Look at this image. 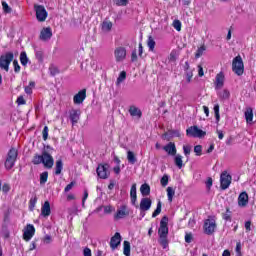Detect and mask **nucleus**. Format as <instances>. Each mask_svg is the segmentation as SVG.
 Here are the masks:
<instances>
[{
  "label": "nucleus",
  "mask_w": 256,
  "mask_h": 256,
  "mask_svg": "<svg viewBox=\"0 0 256 256\" xmlns=\"http://www.w3.org/2000/svg\"><path fill=\"white\" fill-rule=\"evenodd\" d=\"M169 218L167 216L162 217L160 221V227L158 229L159 240L158 242L163 247L167 249L169 247V240L167 239L169 235Z\"/></svg>",
  "instance_id": "obj_1"
},
{
  "label": "nucleus",
  "mask_w": 256,
  "mask_h": 256,
  "mask_svg": "<svg viewBox=\"0 0 256 256\" xmlns=\"http://www.w3.org/2000/svg\"><path fill=\"white\" fill-rule=\"evenodd\" d=\"M232 71L238 76H241L245 71V65L243 64V58H241V56L238 55L233 59Z\"/></svg>",
  "instance_id": "obj_2"
},
{
  "label": "nucleus",
  "mask_w": 256,
  "mask_h": 256,
  "mask_svg": "<svg viewBox=\"0 0 256 256\" xmlns=\"http://www.w3.org/2000/svg\"><path fill=\"white\" fill-rule=\"evenodd\" d=\"M129 215H131V208H129V206L126 204H123L117 209L116 213L114 214V219L119 221V219H125L129 217Z\"/></svg>",
  "instance_id": "obj_3"
},
{
  "label": "nucleus",
  "mask_w": 256,
  "mask_h": 256,
  "mask_svg": "<svg viewBox=\"0 0 256 256\" xmlns=\"http://www.w3.org/2000/svg\"><path fill=\"white\" fill-rule=\"evenodd\" d=\"M14 59L13 52H7L6 54L0 57V68L4 69V71H9V65Z\"/></svg>",
  "instance_id": "obj_4"
},
{
  "label": "nucleus",
  "mask_w": 256,
  "mask_h": 256,
  "mask_svg": "<svg viewBox=\"0 0 256 256\" xmlns=\"http://www.w3.org/2000/svg\"><path fill=\"white\" fill-rule=\"evenodd\" d=\"M17 161V149L12 148L8 152V156L5 161L6 169H13L15 167V162Z\"/></svg>",
  "instance_id": "obj_5"
},
{
  "label": "nucleus",
  "mask_w": 256,
  "mask_h": 256,
  "mask_svg": "<svg viewBox=\"0 0 256 256\" xmlns=\"http://www.w3.org/2000/svg\"><path fill=\"white\" fill-rule=\"evenodd\" d=\"M34 11L36 12L37 21H39L40 23H43L44 21L47 20V17L49 14L47 13L45 6L35 4Z\"/></svg>",
  "instance_id": "obj_6"
},
{
  "label": "nucleus",
  "mask_w": 256,
  "mask_h": 256,
  "mask_svg": "<svg viewBox=\"0 0 256 256\" xmlns=\"http://www.w3.org/2000/svg\"><path fill=\"white\" fill-rule=\"evenodd\" d=\"M187 137H194L201 139V137H205L207 135V132L199 129L197 126H191L186 130Z\"/></svg>",
  "instance_id": "obj_7"
},
{
  "label": "nucleus",
  "mask_w": 256,
  "mask_h": 256,
  "mask_svg": "<svg viewBox=\"0 0 256 256\" xmlns=\"http://www.w3.org/2000/svg\"><path fill=\"white\" fill-rule=\"evenodd\" d=\"M231 181H233V177L227 173V171H224L220 175V187L223 191L226 189H229L231 186Z\"/></svg>",
  "instance_id": "obj_8"
},
{
  "label": "nucleus",
  "mask_w": 256,
  "mask_h": 256,
  "mask_svg": "<svg viewBox=\"0 0 256 256\" xmlns=\"http://www.w3.org/2000/svg\"><path fill=\"white\" fill-rule=\"evenodd\" d=\"M114 59L116 63H123L127 59V49L123 46H119L114 50Z\"/></svg>",
  "instance_id": "obj_9"
},
{
  "label": "nucleus",
  "mask_w": 256,
  "mask_h": 256,
  "mask_svg": "<svg viewBox=\"0 0 256 256\" xmlns=\"http://www.w3.org/2000/svg\"><path fill=\"white\" fill-rule=\"evenodd\" d=\"M215 229H217V222L215 219H207L204 222V232L206 235H213L215 233Z\"/></svg>",
  "instance_id": "obj_10"
},
{
  "label": "nucleus",
  "mask_w": 256,
  "mask_h": 256,
  "mask_svg": "<svg viewBox=\"0 0 256 256\" xmlns=\"http://www.w3.org/2000/svg\"><path fill=\"white\" fill-rule=\"evenodd\" d=\"M96 172L100 179H107L109 177V165L99 164Z\"/></svg>",
  "instance_id": "obj_11"
},
{
  "label": "nucleus",
  "mask_w": 256,
  "mask_h": 256,
  "mask_svg": "<svg viewBox=\"0 0 256 256\" xmlns=\"http://www.w3.org/2000/svg\"><path fill=\"white\" fill-rule=\"evenodd\" d=\"M42 163L46 169H52L53 165L55 164V160L53 159V156H51L47 152L42 153Z\"/></svg>",
  "instance_id": "obj_12"
},
{
  "label": "nucleus",
  "mask_w": 256,
  "mask_h": 256,
  "mask_svg": "<svg viewBox=\"0 0 256 256\" xmlns=\"http://www.w3.org/2000/svg\"><path fill=\"white\" fill-rule=\"evenodd\" d=\"M34 235H35V226H33L32 224H28L24 228V232H23L24 241H31V239H33Z\"/></svg>",
  "instance_id": "obj_13"
},
{
  "label": "nucleus",
  "mask_w": 256,
  "mask_h": 256,
  "mask_svg": "<svg viewBox=\"0 0 256 256\" xmlns=\"http://www.w3.org/2000/svg\"><path fill=\"white\" fill-rule=\"evenodd\" d=\"M85 99H87V90L86 89L80 90L73 97V101H74L75 105H81V103H83V101H85Z\"/></svg>",
  "instance_id": "obj_14"
},
{
  "label": "nucleus",
  "mask_w": 256,
  "mask_h": 256,
  "mask_svg": "<svg viewBox=\"0 0 256 256\" xmlns=\"http://www.w3.org/2000/svg\"><path fill=\"white\" fill-rule=\"evenodd\" d=\"M216 91L222 89L223 85H225V74L220 72L216 75V80L214 82Z\"/></svg>",
  "instance_id": "obj_15"
},
{
  "label": "nucleus",
  "mask_w": 256,
  "mask_h": 256,
  "mask_svg": "<svg viewBox=\"0 0 256 256\" xmlns=\"http://www.w3.org/2000/svg\"><path fill=\"white\" fill-rule=\"evenodd\" d=\"M119 245H121V234L116 232L110 240V247L111 249H117Z\"/></svg>",
  "instance_id": "obj_16"
},
{
  "label": "nucleus",
  "mask_w": 256,
  "mask_h": 256,
  "mask_svg": "<svg viewBox=\"0 0 256 256\" xmlns=\"http://www.w3.org/2000/svg\"><path fill=\"white\" fill-rule=\"evenodd\" d=\"M163 149L166 153H168V155H171L172 157H175L177 155V147L173 142H169L163 147Z\"/></svg>",
  "instance_id": "obj_17"
},
{
  "label": "nucleus",
  "mask_w": 256,
  "mask_h": 256,
  "mask_svg": "<svg viewBox=\"0 0 256 256\" xmlns=\"http://www.w3.org/2000/svg\"><path fill=\"white\" fill-rule=\"evenodd\" d=\"M152 204L151 198H142L140 201V211H149Z\"/></svg>",
  "instance_id": "obj_18"
},
{
  "label": "nucleus",
  "mask_w": 256,
  "mask_h": 256,
  "mask_svg": "<svg viewBox=\"0 0 256 256\" xmlns=\"http://www.w3.org/2000/svg\"><path fill=\"white\" fill-rule=\"evenodd\" d=\"M51 37H53V32L51 31L50 27L44 28L40 32V39L42 41H49V39H51Z\"/></svg>",
  "instance_id": "obj_19"
},
{
  "label": "nucleus",
  "mask_w": 256,
  "mask_h": 256,
  "mask_svg": "<svg viewBox=\"0 0 256 256\" xmlns=\"http://www.w3.org/2000/svg\"><path fill=\"white\" fill-rule=\"evenodd\" d=\"M247 203H249V195H247L246 192L240 193V195L238 197L239 207H245V205H247Z\"/></svg>",
  "instance_id": "obj_20"
},
{
  "label": "nucleus",
  "mask_w": 256,
  "mask_h": 256,
  "mask_svg": "<svg viewBox=\"0 0 256 256\" xmlns=\"http://www.w3.org/2000/svg\"><path fill=\"white\" fill-rule=\"evenodd\" d=\"M80 117H81V111H79V110H71L70 111V121H71L72 125H75V123H78Z\"/></svg>",
  "instance_id": "obj_21"
},
{
  "label": "nucleus",
  "mask_w": 256,
  "mask_h": 256,
  "mask_svg": "<svg viewBox=\"0 0 256 256\" xmlns=\"http://www.w3.org/2000/svg\"><path fill=\"white\" fill-rule=\"evenodd\" d=\"M41 215L42 217H49L51 215V204H49V201L44 202L41 208Z\"/></svg>",
  "instance_id": "obj_22"
},
{
  "label": "nucleus",
  "mask_w": 256,
  "mask_h": 256,
  "mask_svg": "<svg viewBox=\"0 0 256 256\" xmlns=\"http://www.w3.org/2000/svg\"><path fill=\"white\" fill-rule=\"evenodd\" d=\"M244 117L246 119V123L251 125V123H253V108L247 107L244 112Z\"/></svg>",
  "instance_id": "obj_23"
},
{
  "label": "nucleus",
  "mask_w": 256,
  "mask_h": 256,
  "mask_svg": "<svg viewBox=\"0 0 256 256\" xmlns=\"http://www.w3.org/2000/svg\"><path fill=\"white\" fill-rule=\"evenodd\" d=\"M130 199H131L132 205H135V203H137V184H133L131 186Z\"/></svg>",
  "instance_id": "obj_24"
},
{
  "label": "nucleus",
  "mask_w": 256,
  "mask_h": 256,
  "mask_svg": "<svg viewBox=\"0 0 256 256\" xmlns=\"http://www.w3.org/2000/svg\"><path fill=\"white\" fill-rule=\"evenodd\" d=\"M129 113H130L131 117H136V119H141V115H143L141 110L135 106H131L129 108Z\"/></svg>",
  "instance_id": "obj_25"
},
{
  "label": "nucleus",
  "mask_w": 256,
  "mask_h": 256,
  "mask_svg": "<svg viewBox=\"0 0 256 256\" xmlns=\"http://www.w3.org/2000/svg\"><path fill=\"white\" fill-rule=\"evenodd\" d=\"M140 193L143 195V197H147V195H150L151 187L149 186V184H142L140 187Z\"/></svg>",
  "instance_id": "obj_26"
},
{
  "label": "nucleus",
  "mask_w": 256,
  "mask_h": 256,
  "mask_svg": "<svg viewBox=\"0 0 256 256\" xmlns=\"http://www.w3.org/2000/svg\"><path fill=\"white\" fill-rule=\"evenodd\" d=\"M123 253L125 256H131V243L127 240L123 242Z\"/></svg>",
  "instance_id": "obj_27"
},
{
  "label": "nucleus",
  "mask_w": 256,
  "mask_h": 256,
  "mask_svg": "<svg viewBox=\"0 0 256 256\" xmlns=\"http://www.w3.org/2000/svg\"><path fill=\"white\" fill-rule=\"evenodd\" d=\"M174 163H175L176 167H178V169H182L183 168V156H181L180 154H176V156L174 158Z\"/></svg>",
  "instance_id": "obj_28"
},
{
  "label": "nucleus",
  "mask_w": 256,
  "mask_h": 256,
  "mask_svg": "<svg viewBox=\"0 0 256 256\" xmlns=\"http://www.w3.org/2000/svg\"><path fill=\"white\" fill-rule=\"evenodd\" d=\"M20 63L23 67H27V63H29V58L27 57V52L20 53Z\"/></svg>",
  "instance_id": "obj_29"
},
{
  "label": "nucleus",
  "mask_w": 256,
  "mask_h": 256,
  "mask_svg": "<svg viewBox=\"0 0 256 256\" xmlns=\"http://www.w3.org/2000/svg\"><path fill=\"white\" fill-rule=\"evenodd\" d=\"M166 192H167V198H168L169 203H173V197H175L174 188L173 187H168L166 189Z\"/></svg>",
  "instance_id": "obj_30"
},
{
  "label": "nucleus",
  "mask_w": 256,
  "mask_h": 256,
  "mask_svg": "<svg viewBox=\"0 0 256 256\" xmlns=\"http://www.w3.org/2000/svg\"><path fill=\"white\" fill-rule=\"evenodd\" d=\"M232 217H233V212H231V210L229 208H226L225 213L222 214V219H224V221H232Z\"/></svg>",
  "instance_id": "obj_31"
},
{
  "label": "nucleus",
  "mask_w": 256,
  "mask_h": 256,
  "mask_svg": "<svg viewBox=\"0 0 256 256\" xmlns=\"http://www.w3.org/2000/svg\"><path fill=\"white\" fill-rule=\"evenodd\" d=\"M218 97L220 99H229V97H231V92H229V90L224 89L218 92Z\"/></svg>",
  "instance_id": "obj_32"
},
{
  "label": "nucleus",
  "mask_w": 256,
  "mask_h": 256,
  "mask_svg": "<svg viewBox=\"0 0 256 256\" xmlns=\"http://www.w3.org/2000/svg\"><path fill=\"white\" fill-rule=\"evenodd\" d=\"M61 171H63V160H57L55 166V175H61Z\"/></svg>",
  "instance_id": "obj_33"
},
{
  "label": "nucleus",
  "mask_w": 256,
  "mask_h": 256,
  "mask_svg": "<svg viewBox=\"0 0 256 256\" xmlns=\"http://www.w3.org/2000/svg\"><path fill=\"white\" fill-rule=\"evenodd\" d=\"M125 79H127V72L122 71L116 80L117 87H119V85H121L122 82L125 81Z\"/></svg>",
  "instance_id": "obj_34"
},
{
  "label": "nucleus",
  "mask_w": 256,
  "mask_h": 256,
  "mask_svg": "<svg viewBox=\"0 0 256 256\" xmlns=\"http://www.w3.org/2000/svg\"><path fill=\"white\" fill-rule=\"evenodd\" d=\"M127 160L128 163H131V165H135V163H137V158L135 157V154L132 151L127 152Z\"/></svg>",
  "instance_id": "obj_35"
},
{
  "label": "nucleus",
  "mask_w": 256,
  "mask_h": 256,
  "mask_svg": "<svg viewBox=\"0 0 256 256\" xmlns=\"http://www.w3.org/2000/svg\"><path fill=\"white\" fill-rule=\"evenodd\" d=\"M33 89H35V82L31 81V82H29L28 86H25L24 91L27 95H32Z\"/></svg>",
  "instance_id": "obj_36"
},
{
  "label": "nucleus",
  "mask_w": 256,
  "mask_h": 256,
  "mask_svg": "<svg viewBox=\"0 0 256 256\" xmlns=\"http://www.w3.org/2000/svg\"><path fill=\"white\" fill-rule=\"evenodd\" d=\"M113 29V23L111 21H104L102 23V31L109 32Z\"/></svg>",
  "instance_id": "obj_37"
},
{
  "label": "nucleus",
  "mask_w": 256,
  "mask_h": 256,
  "mask_svg": "<svg viewBox=\"0 0 256 256\" xmlns=\"http://www.w3.org/2000/svg\"><path fill=\"white\" fill-rule=\"evenodd\" d=\"M49 179V172L45 171L40 174V185H45Z\"/></svg>",
  "instance_id": "obj_38"
},
{
  "label": "nucleus",
  "mask_w": 256,
  "mask_h": 256,
  "mask_svg": "<svg viewBox=\"0 0 256 256\" xmlns=\"http://www.w3.org/2000/svg\"><path fill=\"white\" fill-rule=\"evenodd\" d=\"M33 165H41L43 163V154L42 155H35L32 160Z\"/></svg>",
  "instance_id": "obj_39"
},
{
  "label": "nucleus",
  "mask_w": 256,
  "mask_h": 256,
  "mask_svg": "<svg viewBox=\"0 0 256 256\" xmlns=\"http://www.w3.org/2000/svg\"><path fill=\"white\" fill-rule=\"evenodd\" d=\"M114 5H117V7H127L129 0H114Z\"/></svg>",
  "instance_id": "obj_40"
},
{
  "label": "nucleus",
  "mask_w": 256,
  "mask_h": 256,
  "mask_svg": "<svg viewBox=\"0 0 256 256\" xmlns=\"http://www.w3.org/2000/svg\"><path fill=\"white\" fill-rule=\"evenodd\" d=\"M147 45H148L149 51L155 50V40L153 39V37L149 36Z\"/></svg>",
  "instance_id": "obj_41"
},
{
  "label": "nucleus",
  "mask_w": 256,
  "mask_h": 256,
  "mask_svg": "<svg viewBox=\"0 0 256 256\" xmlns=\"http://www.w3.org/2000/svg\"><path fill=\"white\" fill-rule=\"evenodd\" d=\"M160 183L162 187H167V185H169V175L164 174L160 180Z\"/></svg>",
  "instance_id": "obj_42"
},
{
  "label": "nucleus",
  "mask_w": 256,
  "mask_h": 256,
  "mask_svg": "<svg viewBox=\"0 0 256 256\" xmlns=\"http://www.w3.org/2000/svg\"><path fill=\"white\" fill-rule=\"evenodd\" d=\"M179 57V54L177 53V51L172 50L169 56V61H172V63H174V61H177Z\"/></svg>",
  "instance_id": "obj_43"
},
{
  "label": "nucleus",
  "mask_w": 256,
  "mask_h": 256,
  "mask_svg": "<svg viewBox=\"0 0 256 256\" xmlns=\"http://www.w3.org/2000/svg\"><path fill=\"white\" fill-rule=\"evenodd\" d=\"M185 78H186L187 83H189L191 81V79H193V69L185 71Z\"/></svg>",
  "instance_id": "obj_44"
},
{
  "label": "nucleus",
  "mask_w": 256,
  "mask_h": 256,
  "mask_svg": "<svg viewBox=\"0 0 256 256\" xmlns=\"http://www.w3.org/2000/svg\"><path fill=\"white\" fill-rule=\"evenodd\" d=\"M160 214H161V201H158L157 207H156L155 211L153 212L152 217L155 218Z\"/></svg>",
  "instance_id": "obj_45"
},
{
  "label": "nucleus",
  "mask_w": 256,
  "mask_h": 256,
  "mask_svg": "<svg viewBox=\"0 0 256 256\" xmlns=\"http://www.w3.org/2000/svg\"><path fill=\"white\" fill-rule=\"evenodd\" d=\"M49 71H50V75L52 77H55V75H58V73H59V69L54 65L49 67Z\"/></svg>",
  "instance_id": "obj_46"
},
{
  "label": "nucleus",
  "mask_w": 256,
  "mask_h": 256,
  "mask_svg": "<svg viewBox=\"0 0 256 256\" xmlns=\"http://www.w3.org/2000/svg\"><path fill=\"white\" fill-rule=\"evenodd\" d=\"M205 53V46H201L200 48L197 49L195 57L196 59H199Z\"/></svg>",
  "instance_id": "obj_47"
},
{
  "label": "nucleus",
  "mask_w": 256,
  "mask_h": 256,
  "mask_svg": "<svg viewBox=\"0 0 256 256\" xmlns=\"http://www.w3.org/2000/svg\"><path fill=\"white\" fill-rule=\"evenodd\" d=\"M2 9H3L4 13H11V11H12L9 4H7V2H5V1L2 2Z\"/></svg>",
  "instance_id": "obj_48"
},
{
  "label": "nucleus",
  "mask_w": 256,
  "mask_h": 256,
  "mask_svg": "<svg viewBox=\"0 0 256 256\" xmlns=\"http://www.w3.org/2000/svg\"><path fill=\"white\" fill-rule=\"evenodd\" d=\"M183 151H184L185 157H189L191 155V146L184 145L183 146Z\"/></svg>",
  "instance_id": "obj_49"
},
{
  "label": "nucleus",
  "mask_w": 256,
  "mask_h": 256,
  "mask_svg": "<svg viewBox=\"0 0 256 256\" xmlns=\"http://www.w3.org/2000/svg\"><path fill=\"white\" fill-rule=\"evenodd\" d=\"M43 139L44 141H47V138L49 137V127L45 126L42 131Z\"/></svg>",
  "instance_id": "obj_50"
},
{
  "label": "nucleus",
  "mask_w": 256,
  "mask_h": 256,
  "mask_svg": "<svg viewBox=\"0 0 256 256\" xmlns=\"http://www.w3.org/2000/svg\"><path fill=\"white\" fill-rule=\"evenodd\" d=\"M173 27H174V29H176V31H181V21L174 20L173 21Z\"/></svg>",
  "instance_id": "obj_51"
},
{
  "label": "nucleus",
  "mask_w": 256,
  "mask_h": 256,
  "mask_svg": "<svg viewBox=\"0 0 256 256\" xmlns=\"http://www.w3.org/2000/svg\"><path fill=\"white\" fill-rule=\"evenodd\" d=\"M201 151H203V147L201 145H196L194 147V153L199 157L201 156Z\"/></svg>",
  "instance_id": "obj_52"
},
{
  "label": "nucleus",
  "mask_w": 256,
  "mask_h": 256,
  "mask_svg": "<svg viewBox=\"0 0 256 256\" xmlns=\"http://www.w3.org/2000/svg\"><path fill=\"white\" fill-rule=\"evenodd\" d=\"M13 66L15 73H19V71H21V66L19 65V62L17 60L13 61Z\"/></svg>",
  "instance_id": "obj_53"
},
{
  "label": "nucleus",
  "mask_w": 256,
  "mask_h": 256,
  "mask_svg": "<svg viewBox=\"0 0 256 256\" xmlns=\"http://www.w3.org/2000/svg\"><path fill=\"white\" fill-rule=\"evenodd\" d=\"M113 211H115V208H113V206L111 205L104 206V213L109 214V213H113Z\"/></svg>",
  "instance_id": "obj_54"
},
{
  "label": "nucleus",
  "mask_w": 256,
  "mask_h": 256,
  "mask_svg": "<svg viewBox=\"0 0 256 256\" xmlns=\"http://www.w3.org/2000/svg\"><path fill=\"white\" fill-rule=\"evenodd\" d=\"M73 187H75V182H71L70 184H68L65 189L64 192L65 193H69V191H71V189H73Z\"/></svg>",
  "instance_id": "obj_55"
},
{
  "label": "nucleus",
  "mask_w": 256,
  "mask_h": 256,
  "mask_svg": "<svg viewBox=\"0 0 256 256\" xmlns=\"http://www.w3.org/2000/svg\"><path fill=\"white\" fill-rule=\"evenodd\" d=\"M214 113L217 121H219V104L214 105Z\"/></svg>",
  "instance_id": "obj_56"
},
{
  "label": "nucleus",
  "mask_w": 256,
  "mask_h": 256,
  "mask_svg": "<svg viewBox=\"0 0 256 256\" xmlns=\"http://www.w3.org/2000/svg\"><path fill=\"white\" fill-rule=\"evenodd\" d=\"M17 103H18V105H25V103H27V102L25 101V98L23 96H19L17 98Z\"/></svg>",
  "instance_id": "obj_57"
},
{
  "label": "nucleus",
  "mask_w": 256,
  "mask_h": 256,
  "mask_svg": "<svg viewBox=\"0 0 256 256\" xmlns=\"http://www.w3.org/2000/svg\"><path fill=\"white\" fill-rule=\"evenodd\" d=\"M35 205H37V197H33L30 199V207H32V209H34Z\"/></svg>",
  "instance_id": "obj_58"
},
{
  "label": "nucleus",
  "mask_w": 256,
  "mask_h": 256,
  "mask_svg": "<svg viewBox=\"0 0 256 256\" xmlns=\"http://www.w3.org/2000/svg\"><path fill=\"white\" fill-rule=\"evenodd\" d=\"M83 255L84 256H92L91 249H89L88 247L84 248Z\"/></svg>",
  "instance_id": "obj_59"
},
{
  "label": "nucleus",
  "mask_w": 256,
  "mask_h": 256,
  "mask_svg": "<svg viewBox=\"0 0 256 256\" xmlns=\"http://www.w3.org/2000/svg\"><path fill=\"white\" fill-rule=\"evenodd\" d=\"M172 137H181V131L179 130H173L171 132Z\"/></svg>",
  "instance_id": "obj_60"
},
{
  "label": "nucleus",
  "mask_w": 256,
  "mask_h": 256,
  "mask_svg": "<svg viewBox=\"0 0 256 256\" xmlns=\"http://www.w3.org/2000/svg\"><path fill=\"white\" fill-rule=\"evenodd\" d=\"M198 75H199V77H203L205 75V73L203 72L202 65H198Z\"/></svg>",
  "instance_id": "obj_61"
},
{
  "label": "nucleus",
  "mask_w": 256,
  "mask_h": 256,
  "mask_svg": "<svg viewBox=\"0 0 256 256\" xmlns=\"http://www.w3.org/2000/svg\"><path fill=\"white\" fill-rule=\"evenodd\" d=\"M245 229L247 232L251 231V220L245 222Z\"/></svg>",
  "instance_id": "obj_62"
},
{
  "label": "nucleus",
  "mask_w": 256,
  "mask_h": 256,
  "mask_svg": "<svg viewBox=\"0 0 256 256\" xmlns=\"http://www.w3.org/2000/svg\"><path fill=\"white\" fill-rule=\"evenodd\" d=\"M185 241L186 243H191V241H193V236L191 234H186Z\"/></svg>",
  "instance_id": "obj_63"
},
{
  "label": "nucleus",
  "mask_w": 256,
  "mask_h": 256,
  "mask_svg": "<svg viewBox=\"0 0 256 256\" xmlns=\"http://www.w3.org/2000/svg\"><path fill=\"white\" fill-rule=\"evenodd\" d=\"M235 251H236V253H241V242L236 243Z\"/></svg>",
  "instance_id": "obj_64"
}]
</instances>
